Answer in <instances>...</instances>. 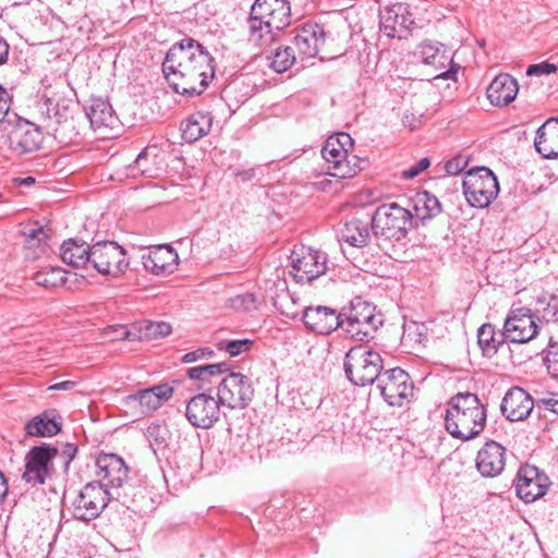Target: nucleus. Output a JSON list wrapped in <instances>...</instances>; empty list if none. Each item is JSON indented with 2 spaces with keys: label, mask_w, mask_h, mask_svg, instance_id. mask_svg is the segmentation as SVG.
Instances as JSON below:
<instances>
[{
  "label": "nucleus",
  "mask_w": 558,
  "mask_h": 558,
  "mask_svg": "<svg viewBox=\"0 0 558 558\" xmlns=\"http://www.w3.org/2000/svg\"><path fill=\"white\" fill-rule=\"evenodd\" d=\"M162 71L177 94L198 96L215 76L214 58L193 38H183L167 52Z\"/></svg>",
  "instance_id": "1"
},
{
  "label": "nucleus",
  "mask_w": 558,
  "mask_h": 558,
  "mask_svg": "<svg viewBox=\"0 0 558 558\" xmlns=\"http://www.w3.org/2000/svg\"><path fill=\"white\" fill-rule=\"evenodd\" d=\"M486 408L475 393L460 392L450 398L445 414V428L457 439L476 438L485 428Z\"/></svg>",
  "instance_id": "2"
},
{
  "label": "nucleus",
  "mask_w": 558,
  "mask_h": 558,
  "mask_svg": "<svg viewBox=\"0 0 558 558\" xmlns=\"http://www.w3.org/2000/svg\"><path fill=\"white\" fill-rule=\"evenodd\" d=\"M291 23L288 0H255L246 21L248 39L263 46Z\"/></svg>",
  "instance_id": "3"
},
{
  "label": "nucleus",
  "mask_w": 558,
  "mask_h": 558,
  "mask_svg": "<svg viewBox=\"0 0 558 558\" xmlns=\"http://www.w3.org/2000/svg\"><path fill=\"white\" fill-rule=\"evenodd\" d=\"M383 324V315L372 303L362 298L352 300L350 308L342 312L341 330L348 338L355 341L374 338L375 332Z\"/></svg>",
  "instance_id": "4"
},
{
  "label": "nucleus",
  "mask_w": 558,
  "mask_h": 558,
  "mask_svg": "<svg viewBox=\"0 0 558 558\" xmlns=\"http://www.w3.org/2000/svg\"><path fill=\"white\" fill-rule=\"evenodd\" d=\"M353 146L352 137L344 132L329 136L322 148V156L327 165V173L336 178H353L362 166L355 155L349 156V149Z\"/></svg>",
  "instance_id": "5"
},
{
  "label": "nucleus",
  "mask_w": 558,
  "mask_h": 558,
  "mask_svg": "<svg viewBox=\"0 0 558 558\" xmlns=\"http://www.w3.org/2000/svg\"><path fill=\"white\" fill-rule=\"evenodd\" d=\"M347 378L355 386H367L377 383L384 373L381 355L365 345L351 348L344 356Z\"/></svg>",
  "instance_id": "6"
},
{
  "label": "nucleus",
  "mask_w": 558,
  "mask_h": 558,
  "mask_svg": "<svg viewBox=\"0 0 558 558\" xmlns=\"http://www.w3.org/2000/svg\"><path fill=\"white\" fill-rule=\"evenodd\" d=\"M374 235L387 239H401L413 227L411 210L397 203L380 205L371 217Z\"/></svg>",
  "instance_id": "7"
},
{
  "label": "nucleus",
  "mask_w": 558,
  "mask_h": 558,
  "mask_svg": "<svg viewBox=\"0 0 558 558\" xmlns=\"http://www.w3.org/2000/svg\"><path fill=\"white\" fill-rule=\"evenodd\" d=\"M463 194L472 207L486 208L497 197L499 184L494 172L486 167H477L465 173Z\"/></svg>",
  "instance_id": "8"
},
{
  "label": "nucleus",
  "mask_w": 558,
  "mask_h": 558,
  "mask_svg": "<svg viewBox=\"0 0 558 558\" xmlns=\"http://www.w3.org/2000/svg\"><path fill=\"white\" fill-rule=\"evenodd\" d=\"M58 449L49 445L34 446L24 458L22 480L32 486L45 485L56 474Z\"/></svg>",
  "instance_id": "9"
},
{
  "label": "nucleus",
  "mask_w": 558,
  "mask_h": 558,
  "mask_svg": "<svg viewBox=\"0 0 558 558\" xmlns=\"http://www.w3.org/2000/svg\"><path fill=\"white\" fill-rule=\"evenodd\" d=\"M380 396L391 407H403L413 397L414 385L409 374L400 367L385 371L376 383Z\"/></svg>",
  "instance_id": "10"
},
{
  "label": "nucleus",
  "mask_w": 558,
  "mask_h": 558,
  "mask_svg": "<svg viewBox=\"0 0 558 558\" xmlns=\"http://www.w3.org/2000/svg\"><path fill=\"white\" fill-rule=\"evenodd\" d=\"M44 128L60 144L68 145L77 135L74 120L68 106H60L47 98L41 106Z\"/></svg>",
  "instance_id": "11"
},
{
  "label": "nucleus",
  "mask_w": 558,
  "mask_h": 558,
  "mask_svg": "<svg viewBox=\"0 0 558 558\" xmlns=\"http://www.w3.org/2000/svg\"><path fill=\"white\" fill-rule=\"evenodd\" d=\"M110 493L99 482L86 484L72 501L73 518L83 522L98 518L111 498Z\"/></svg>",
  "instance_id": "12"
},
{
  "label": "nucleus",
  "mask_w": 558,
  "mask_h": 558,
  "mask_svg": "<svg viewBox=\"0 0 558 558\" xmlns=\"http://www.w3.org/2000/svg\"><path fill=\"white\" fill-rule=\"evenodd\" d=\"M90 264L101 275L118 277L129 267L126 251L113 241L92 245Z\"/></svg>",
  "instance_id": "13"
},
{
  "label": "nucleus",
  "mask_w": 558,
  "mask_h": 558,
  "mask_svg": "<svg viewBox=\"0 0 558 558\" xmlns=\"http://www.w3.org/2000/svg\"><path fill=\"white\" fill-rule=\"evenodd\" d=\"M254 397L252 380L241 373H230L217 387V398L222 407L244 409Z\"/></svg>",
  "instance_id": "14"
},
{
  "label": "nucleus",
  "mask_w": 558,
  "mask_h": 558,
  "mask_svg": "<svg viewBox=\"0 0 558 558\" xmlns=\"http://www.w3.org/2000/svg\"><path fill=\"white\" fill-rule=\"evenodd\" d=\"M290 259L291 272L299 283H311L327 269L325 255L304 245L295 247Z\"/></svg>",
  "instance_id": "15"
},
{
  "label": "nucleus",
  "mask_w": 558,
  "mask_h": 558,
  "mask_svg": "<svg viewBox=\"0 0 558 558\" xmlns=\"http://www.w3.org/2000/svg\"><path fill=\"white\" fill-rule=\"evenodd\" d=\"M221 403L211 395L199 392L186 402L185 417L196 428H211L220 417Z\"/></svg>",
  "instance_id": "16"
},
{
  "label": "nucleus",
  "mask_w": 558,
  "mask_h": 558,
  "mask_svg": "<svg viewBox=\"0 0 558 558\" xmlns=\"http://www.w3.org/2000/svg\"><path fill=\"white\" fill-rule=\"evenodd\" d=\"M539 331V326L532 311L526 307L513 310L504 324V336L509 342L526 343L533 340Z\"/></svg>",
  "instance_id": "17"
},
{
  "label": "nucleus",
  "mask_w": 558,
  "mask_h": 558,
  "mask_svg": "<svg viewBox=\"0 0 558 558\" xmlns=\"http://www.w3.org/2000/svg\"><path fill=\"white\" fill-rule=\"evenodd\" d=\"M98 476L101 477V485L108 492H117L130 482L129 468L124 460L116 453H101L96 460Z\"/></svg>",
  "instance_id": "18"
},
{
  "label": "nucleus",
  "mask_w": 558,
  "mask_h": 558,
  "mask_svg": "<svg viewBox=\"0 0 558 558\" xmlns=\"http://www.w3.org/2000/svg\"><path fill=\"white\" fill-rule=\"evenodd\" d=\"M172 396L173 388L169 384H160L128 396L124 403L138 414L147 415L159 409Z\"/></svg>",
  "instance_id": "19"
},
{
  "label": "nucleus",
  "mask_w": 558,
  "mask_h": 558,
  "mask_svg": "<svg viewBox=\"0 0 558 558\" xmlns=\"http://www.w3.org/2000/svg\"><path fill=\"white\" fill-rule=\"evenodd\" d=\"M413 24L410 7L405 3H395L380 13V31L390 38L407 37Z\"/></svg>",
  "instance_id": "20"
},
{
  "label": "nucleus",
  "mask_w": 558,
  "mask_h": 558,
  "mask_svg": "<svg viewBox=\"0 0 558 558\" xmlns=\"http://www.w3.org/2000/svg\"><path fill=\"white\" fill-rule=\"evenodd\" d=\"M548 482V477L536 466H521L515 482L517 496L525 502H533L545 495Z\"/></svg>",
  "instance_id": "21"
},
{
  "label": "nucleus",
  "mask_w": 558,
  "mask_h": 558,
  "mask_svg": "<svg viewBox=\"0 0 558 558\" xmlns=\"http://www.w3.org/2000/svg\"><path fill=\"white\" fill-rule=\"evenodd\" d=\"M41 142L43 136L39 129L28 121H20L8 135L9 149L15 156L37 151Z\"/></svg>",
  "instance_id": "22"
},
{
  "label": "nucleus",
  "mask_w": 558,
  "mask_h": 558,
  "mask_svg": "<svg viewBox=\"0 0 558 558\" xmlns=\"http://www.w3.org/2000/svg\"><path fill=\"white\" fill-rule=\"evenodd\" d=\"M507 450L495 440H488L477 451L475 466L483 477H496L506 466Z\"/></svg>",
  "instance_id": "23"
},
{
  "label": "nucleus",
  "mask_w": 558,
  "mask_h": 558,
  "mask_svg": "<svg viewBox=\"0 0 558 558\" xmlns=\"http://www.w3.org/2000/svg\"><path fill=\"white\" fill-rule=\"evenodd\" d=\"M305 327L319 335H329L341 329L342 313L328 306H308L302 315Z\"/></svg>",
  "instance_id": "24"
},
{
  "label": "nucleus",
  "mask_w": 558,
  "mask_h": 558,
  "mask_svg": "<svg viewBox=\"0 0 558 558\" xmlns=\"http://www.w3.org/2000/svg\"><path fill=\"white\" fill-rule=\"evenodd\" d=\"M534 408L532 397L520 387H512L505 395L500 404L502 415L511 421L519 422L525 420Z\"/></svg>",
  "instance_id": "25"
},
{
  "label": "nucleus",
  "mask_w": 558,
  "mask_h": 558,
  "mask_svg": "<svg viewBox=\"0 0 558 558\" xmlns=\"http://www.w3.org/2000/svg\"><path fill=\"white\" fill-rule=\"evenodd\" d=\"M229 369L230 365L226 362L206 364L189 368L186 376L196 381L197 390L211 395L215 386L222 379L220 377Z\"/></svg>",
  "instance_id": "26"
},
{
  "label": "nucleus",
  "mask_w": 558,
  "mask_h": 558,
  "mask_svg": "<svg viewBox=\"0 0 558 558\" xmlns=\"http://www.w3.org/2000/svg\"><path fill=\"white\" fill-rule=\"evenodd\" d=\"M324 43L325 32L318 24H305L298 29L294 36V45L299 54L305 58L316 57Z\"/></svg>",
  "instance_id": "27"
},
{
  "label": "nucleus",
  "mask_w": 558,
  "mask_h": 558,
  "mask_svg": "<svg viewBox=\"0 0 558 558\" xmlns=\"http://www.w3.org/2000/svg\"><path fill=\"white\" fill-rule=\"evenodd\" d=\"M534 146L543 158H558V118H549L538 128Z\"/></svg>",
  "instance_id": "28"
},
{
  "label": "nucleus",
  "mask_w": 558,
  "mask_h": 558,
  "mask_svg": "<svg viewBox=\"0 0 558 558\" xmlns=\"http://www.w3.org/2000/svg\"><path fill=\"white\" fill-rule=\"evenodd\" d=\"M178 259V254L169 245H160L150 250L142 257L144 268L154 274L161 275L172 271Z\"/></svg>",
  "instance_id": "29"
},
{
  "label": "nucleus",
  "mask_w": 558,
  "mask_h": 558,
  "mask_svg": "<svg viewBox=\"0 0 558 558\" xmlns=\"http://www.w3.org/2000/svg\"><path fill=\"white\" fill-rule=\"evenodd\" d=\"M518 82L510 74H499L487 88V97L495 106H507L517 96Z\"/></svg>",
  "instance_id": "30"
},
{
  "label": "nucleus",
  "mask_w": 558,
  "mask_h": 558,
  "mask_svg": "<svg viewBox=\"0 0 558 558\" xmlns=\"http://www.w3.org/2000/svg\"><path fill=\"white\" fill-rule=\"evenodd\" d=\"M110 497L119 500L128 509L134 512L145 510L147 501L149 500L146 487L138 481L131 483L126 482L122 489L111 492Z\"/></svg>",
  "instance_id": "31"
},
{
  "label": "nucleus",
  "mask_w": 558,
  "mask_h": 558,
  "mask_svg": "<svg viewBox=\"0 0 558 558\" xmlns=\"http://www.w3.org/2000/svg\"><path fill=\"white\" fill-rule=\"evenodd\" d=\"M412 209L411 215L413 217V227H417L418 221L424 223L441 211V205L436 196L427 191L416 193L411 198Z\"/></svg>",
  "instance_id": "32"
},
{
  "label": "nucleus",
  "mask_w": 558,
  "mask_h": 558,
  "mask_svg": "<svg viewBox=\"0 0 558 558\" xmlns=\"http://www.w3.org/2000/svg\"><path fill=\"white\" fill-rule=\"evenodd\" d=\"M211 124L213 117L209 112L197 111L182 122V136L186 142H196L210 131Z\"/></svg>",
  "instance_id": "33"
},
{
  "label": "nucleus",
  "mask_w": 558,
  "mask_h": 558,
  "mask_svg": "<svg viewBox=\"0 0 558 558\" xmlns=\"http://www.w3.org/2000/svg\"><path fill=\"white\" fill-rule=\"evenodd\" d=\"M92 245L76 239H69L61 245L62 260L73 267L90 264Z\"/></svg>",
  "instance_id": "34"
},
{
  "label": "nucleus",
  "mask_w": 558,
  "mask_h": 558,
  "mask_svg": "<svg viewBox=\"0 0 558 558\" xmlns=\"http://www.w3.org/2000/svg\"><path fill=\"white\" fill-rule=\"evenodd\" d=\"M25 430L29 436L51 437L61 430V423L57 421L56 411L48 410L27 422Z\"/></svg>",
  "instance_id": "35"
},
{
  "label": "nucleus",
  "mask_w": 558,
  "mask_h": 558,
  "mask_svg": "<svg viewBox=\"0 0 558 558\" xmlns=\"http://www.w3.org/2000/svg\"><path fill=\"white\" fill-rule=\"evenodd\" d=\"M371 218H353L347 221L341 230V239L355 247L367 245L371 234L368 230Z\"/></svg>",
  "instance_id": "36"
},
{
  "label": "nucleus",
  "mask_w": 558,
  "mask_h": 558,
  "mask_svg": "<svg viewBox=\"0 0 558 558\" xmlns=\"http://www.w3.org/2000/svg\"><path fill=\"white\" fill-rule=\"evenodd\" d=\"M85 113L92 128L95 130L110 126L114 122L112 107L102 98L92 99L90 104L85 108Z\"/></svg>",
  "instance_id": "37"
},
{
  "label": "nucleus",
  "mask_w": 558,
  "mask_h": 558,
  "mask_svg": "<svg viewBox=\"0 0 558 558\" xmlns=\"http://www.w3.org/2000/svg\"><path fill=\"white\" fill-rule=\"evenodd\" d=\"M506 341L504 329L497 332L492 324H484L477 330V343L487 357H493Z\"/></svg>",
  "instance_id": "38"
},
{
  "label": "nucleus",
  "mask_w": 558,
  "mask_h": 558,
  "mask_svg": "<svg viewBox=\"0 0 558 558\" xmlns=\"http://www.w3.org/2000/svg\"><path fill=\"white\" fill-rule=\"evenodd\" d=\"M20 232L25 238V244L27 248H38L39 253L45 252L50 229L38 226L36 222L23 227Z\"/></svg>",
  "instance_id": "39"
},
{
  "label": "nucleus",
  "mask_w": 558,
  "mask_h": 558,
  "mask_svg": "<svg viewBox=\"0 0 558 558\" xmlns=\"http://www.w3.org/2000/svg\"><path fill=\"white\" fill-rule=\"evenodd\" d=\"M535 314L546 323L558 322V295L542 294L535 302Z\"/></svg>",
  "instance_id": "40"
},
{
  "label": "nucleus",
  "mask_w": 558,
  "mask_h": 558,
  "mask_svg": "<svg viewBox=\"0 0 558 558\" xmlns=\"http://www.w3.org/2000/svg\"><path fill=\"white\" fill-rule=\"evenodd\" d=\"M34 282L47 289L57 288L66 281L65 271L60 267H45L34 274Z\"/></svg>",
  "instance_id": "41"
},
{
  "label": "nucleus",
  "mask_w": 558,
  "mask_h": 558,
  "mask_svg": "<svg viewBox=\"0 0 558 558\" xmlns=\"http://www.w3.org/2000/svg\"><path fill=\"white\" fill-rule=\"evenodd\" d=\"M428 65L440 71L435 74L434 78L456 80L458 66L453 64L452 56L445 47L438 52L434 62H430Z\"/></svg>",
  "instance_id": "42"
},
{
  "label": "nucleus",
  "mask_w": 558,
  "mask_h": 558,
  "mask_svg": "<svg viewBox=\"0 0 558 558\" xmlns=\"http://www.w3.org/2000/svg\"><path fill=\"white\" fill-rule=\"evenodd\" d=\"M270 59L271 69L277 73H283L294 64L296 57L292 47L284 46L277 48Z\"/></svg>",
  "instance_id": "43"
},
{
  "label": "nucleus",
  "mask_w": 558,
  "mask_h": 558,
  "mask_svg": "<svg viewBox=\"0 0 558 558\" xmlns=\"http://www.w3.org/2000/svg\"><path fill=\"white\" fill-rule=\"evenodd\" d=\"M172 327L166 322L146 320L140 327L141 337L146 339H157L170 335Z\"/></svg>",
  "instance_id": "44"
},
{
  "label": "nucleus",
  "mask_w": 558,
  "mask_h": 558,
  "mask_svg": "<svg viewBox=\"0 0 558 558\" xmlns=\"http://www.w3.org/2000/svg\"><path fill=\"white\" fill-rule=\"evenodd\" d=\"M156 154L151 155L149 148H145L135 159V168L141 172V174L154 178L157 175V169L154 167L156 165Z\"/></svg>",
  "instance_id": "45"
},
{
  "label": "nucleus",
  "mask_w": 558,
  "mask_h": 558,
  "mask_svg": "<svg viewBox=\"0 0 558 558\" xmlns=\"http://www.w3.org/2000/svg\"><path fill=\"white\" fill-rule=\"evenodd\" d=\"M258 304L259 302L254 293L238 294L228 300V305L231 308L241 312H251L257 310Z\"/></svg>",
  "instance_id": "46"
},
{
  "label": "nucleus",
  "mask_w": 558,
  "mask_h": 558,
  "mask_svg": "<svg viewBox=\"0 0 558 558\" xmlns=\"http://www.w3.org/2000/svg\"><path fill=\"white\" fill-rule=\"evenodd\" d=\"M253 342L248 339L223 340L219 342V349L225 350L230 356H238L251 350Z\"/></svg>",
  "instance_id": "47"
},
{
  "label": "nucleus",
  "mask_w": 558,
  "mask_h": 558,
  "mask_svg": "<svg viewBox=\"0 0 558 558\" xmlns=\"http://www.w3.org/2000/svg\"><path fill=\"white\" fill-rule=\"evenodd\" d=\"M442 48L444 46L441 44L424 41L418 46L416 54L424 64L428 65L430 62H434L436 56Z\"/></svg>",
  "instance_id": "48"
},
{
  "label": "nucleus",
  "mask_w": 558,
  "mask_h": 558,
  "mask_svg": "<svg viewBox=\"0 0 558 558\" xmlns=\"http://www.w3.org/2000/svg\"><path fill=\"white\" fill-rule=\"evenodd\" d=\"M544 363L553 377H558V343H549L545 351Z\"/></svg>",
  "instance_id": "49"
},
{
  "label": "nucleus",
  "mask_w": 558,
  "mask_h": 558,
  "mask_svg": "<svg viewBox=\"0 0 558 558\" xmlns=\"http://www.w3.org/2000/svg\"><path fill=\"white\" fill-rule=\"evenodd\" d=\"M468 163V157L458 155L446 162L445 170L448 174L456 175L462 172L466 168Z\"/></svg>",
  "instance_id": "50"
},
{
  "label": "nucleus",
  "mask_w": 558,
  "mask_h": 558,
  "mask_svg": "<svg viewBox=\"0 0 558 558\" xmlns=\"http://www.w3.org/2000/svg\"><path fill=\"white\" fill-rule=\"evenodd\" d=\"M77 448L72 444H66L63 450L60 452L58 450V457L56 458V464L61 463L63 471L66 472L71 461L74 459L76 454Z\"/></svg>",
  "instance_id": "51"
},
{
  "label": "nucleus",
  "mask_w": 558,
  "mask_h": 558,
  "mask_svg": "<svg viewBox=\"0 0 558 558\" xmlns=\"http://www.w3.org/2000/svg\"><path fill=\"white\" fill-rule=\"evenodd\" d=\"M430 166V161L427 157L420 159L415 165L402 172V177L407 180L413 179L425 171Z\"/></svg>",
  "instance_id": "52"
},
{
  "label": "nucleus",
  "mask_w": 558,
  "mask_h": 558,
  "mask_svg": "<svg viewBox=\"0 0 558 558\" xmlns=\"http://www.w3.org/2000/svg\"><path fill=\"white\" fill-rule=\"evenodd\" d=\"M557 71V66L554 63L542 62L538 64H532L527 68L526 74L532 75H543L550 74Z\"/></svg>",
  "instance_id": "53"
},
{
  "label": "nucleus",
  "mask_w": 558,
  "mask_h": 558,
  "mask_svg": "<svg viewBox=\"0 0 558 558\" xmlns=\"http://www.w3.org/2000/svg\"><path fill=\"white\" fill-rule=\"evenodd\" d=\"M214 353L209 348H201L195 351L187 352L183 355L182 361L184 363H193L201 359L210 356Z\"/></svg>",
  "instance_id": "54"
},
{
  "label": "nucleus",
  "mask_w": 558,
  "mask_h": 558,
  "mask_svg": "<svg viewBox=\"0 0 558 558\" xmlns=\"http://www.w3.org/2000/svg\"><path fill=\"white\" fill-rule=\"evenodd\" d=\"M402 124L410 131L418 129L422 124V116H416L413 112H405L402 117Z\"/></svg>",
  "instance_id": "55"
},
{
  "label": "nucleus",
  "mask_w": 558,
  "mask_h": 558,
  "mask_svg": "<svg viewBox=\"0 0 558 558\" xmlns=\"http://www.w3.org/2000/svg\"><path fill=\"white\" fill-rule=\"evenodd\" d=\"M11 106V97L5 88L0 85V122L8 114Z\"/></svg>",
  "instance_id": "56"
},
{
  "label": "nucleus",
  "mask_w": 558,
  "mask_h": 558,
  "mask_svg": "<svg viewBox=\"0 0 558 558\" xmlns=\"http://www.w3.org/2000/svg\"><path fill=\"white\" fill-rule=\"evenodd\" d=\"M541 403L544 405L546 410L551 411L555 414H558V395L550 393V396L541 399Z\"/></svg>",
  "instance_id": "57"
},
{
  "label": "nucleus",
  "mask_w": 558,
  "mask_h": 558,
  "mask_svg": "<svg viewBox=\"0 0 558 558\" xmlns=\"http://www.w3.org/2000/svg\"><path fill=\"white\" fill-rule=\"evenodd\" d=\"M9 56V45L7 40L0 35V64L4 63Z\"/></svg>",
  "instance_id": "58"
},
{
  "label": "nucleus",
  "mask_w": 558,
  "mask_h": 558,
  "mask_svg": "<svg viewBox=\"0 0 558 558\" xmlns=\"http://www.w3.org/2000/svg\"><path fill=\"white\" fill-rule=\"evenodd\" d=\"M75 386L74 381L65 380L61 383L53 384L48 387V390H70Z\"/></svg>",
  "instance_id": "59"
},
{
  "label": "nucleus",
  "mask_w": 558,
  "mask_h": 558,
  "mask_svg": "<svg viewBox=\"0 0 558 558\" xmlns=\"http://www.w3.org/2000/svg\"><path fill=\"white\" fill-rule=\"evenodd\" d=\"M8 494V483L4 474L0 471V500H2Z\"/></svg>",
  "instance_id": "60"
},
{
  "label": "nucleus",
  "mask_w": 558,
  "mask_h": 558,
  "mask_svg": "<svg viewBox=\"0 0 558 558\" xmlns=\"http://www.w3.org/2000/svg\"><path fill=\"white\" fill-rule=\"evenodd\" d=\"M114 331L117 332V336L113 338V340H124L130 336V331L123 326L114 329Z\"/></svg>",
  "instance_id": "61"
},
{
  "label": "nucleus",
  "mask_w": 558,
  "mask_h": 558,
  "mask_svg": "<svg viewBox=\"0 0 558 558\" xmlns=\"http://www.w3.org/2000/svg\"><path fill=\"white\" fill-rule=\"evenodd\" d=\"M16 185H33L35 183V179L33 177L25 178H16L14 179Z\"/></svg>",
  "instance_id": "62"
},
{
  "label": "nucleus",
  "mask_w": 558,
  "mask_h": 558,
  "mask_svg": "<svg viewBox=\"0 0 558 558\" xmlns=\"http://www.w3.org/2000/svg\"><path fill=\"white\" fill-rule=\"evenodd\" d=\"M238 175H241L243 180H250L251 178H253L254 173L253 170H248L243 173H238Z\"/></svg>",
  "instance_id": "63"
},
{
  "label": "nucleus",
  "mask_w": 558,
  "mask_h": 558,
  "mask_svg": "<svg viewBox=\"0 0 558 558\" xmlns=\"http://www.w3.org/2000/svg\"><path fill=\"white\" fill-rule=\"evenodd\" d=\"M3 202V195L0 193V203Z\"/></svg>",
  "instance_id": "64"
}]
</instances>
